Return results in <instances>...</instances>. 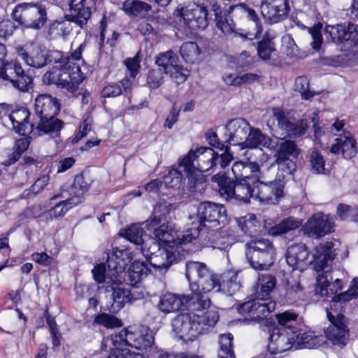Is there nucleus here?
I'll use <instances>...</instances> for the list:
<instances>
[{
  "label": "nucleus",
  "mask_w": 358,
  "mask_h": 358,
  "mask_svg": "<svg viewBox=\"0 0 358 358\" xmlns=\"http://www.w3.org/2000/svg\"><path fill=\"white\" fill-rule=\"evenodd\" d=\"M208 270L206 265L203 263L188 262L186 264L185 276L189 282V288L191 287L192 282H194V281L196 282L203 275L208 274Z\"/></svg>",
  "instance_id": "37998d69"
},
{
  "label": "nucleus",
  "mask_w": 358,
  "mask_h": 358,
  "mask_svg": "<svg viewBox=\"0 0 358 358\" xmlns=\"http://www.w3.org/2000/svg\"><path fill=\"white\" fill-rule=\"evenodd\" d=\"M343 288L340 279H333L330 273L327 272L320 274L317 278L315 292L322 297L331 298L336 296V294Z\"/></svg>",
  "instance_id": "cd10ccee"
},
{
  "label": "nucleus",
  "mask_w": 358,
  "mask_h": 358,
  "mask_svg": "<svg viewBox=\"0 0 358 358\" xmlns=\"http://www.w3.org/2000/svg\"><path fill=\"white\" fill-rule=\"evenodd\" d=\"M92 180L83 174L75 177L73 185L70 187L69 194L70 196L80 194L83 199V194L89 189Z\"/></svg>",
  "instance_id": "de8ad7c7"
},
{
  "label": "nucleus",
  "mask_w": 358,
  "mask_h": 358,
  "mask_svg": "<svg viewBox=\"0 0 358 358\" xmlns=\"http://www.w3.org/2000/svg\"><path fill=\"white\" fill-rule=\"evenodd\" d=\"M49 180L50 177L48 174H41L32 185L30 189L26 190L24 194L25 196H29L31 193L36 195L45 188Z\"/></svg>",
  "instance_id": "338daca9"
},
{
  "label": "nucleus",
  "mask_w": 358,
  "mask_h": 358,
  "mask_svg": "<svg viewBox=\"0 0 358 358\" xmlns=\"http://www.w3.org/2000/svg\"><path fill=\"white\" fill-rule=\"evenodd\" d=\"M274 43L271 39L263 38L258 45V55L264 60H268L275 54Z\"/></svg>",
  "instance_id": "bf43d9fd"
},
{
  "label": "nucleus",
  "mask_w": 358,
  "mask_h": 358,
  "mask_svg": "<svg viewBox=\"0 0 358 358\" xmlns=\"http://www.w3.org/2000/svg\"><path fill=\"white\" fill-rule=\"evenodd\" d=\"M233 155L224 151L218 154L210 148L201 147L196 151L190 150L180 162V168L187 173L189 189L201 191L203 180L201 173L213 170L217 166L224 169L233 160Z\"/></svg>",
  "instance_id": "f03ea898"
},
{
  "label": "nucleus",
  "mask_w": 358,
  "mask_h": 358,
  "mask_svg": "<svg viewBox=\"0 0 358 358\" xmlns=\"http://www.w3.org/2000/svg\"><path fill=\"white\" fill-rule=\"evenodd\" d=\"M122 10L129 16L144 17L151 10V6L141 1L125 0L123 2Z\"/></svg>",
  "instance_id": "58836bf2"
},
{
  "label": "nucleus",
  "mask_w": 358,
  "mask_h": 358,
  "mask_svg": "<svg viewBox=\"0 0 358 358\" xmlns=\"http://www.w3.org/2000/svg\"><path fill=\"white\" fill-rule=\"evenodd\" d=\"M276 285L275 278L270 274L259 275L257 282L256 295L266 298H270L269 294Z\"/></svg>",
  "instance_id": "79ce46f5"
},
{
  "label": "nucleus",
  "mask_w": 358,
  "mask_h": 358,
  "mask_svg": "<svg viewBox=\"0 0 358 358\" xmlns=\"http://www.w3.org/2000/svg\"><path fill=\"white\" fill-rule=\"evenodd\" d=\"M85 46V43H81L70 56L57 62L43 75V82L46 85H57L70 92L76 91L78 85L83 80L80 65L76 62L80 61L82 52Z\"/></svg>",
  "instance_id": "20e7f679"
},
{
  "label": "nucleus",
  "mask_w": 358,
  "mask_h": 358,
  "mask_svg": "<svg viewBox=\"0 0 358 358\" xmlns=\"http://www.w3.org/2000/svg\"><path fill=\"white\" fill-rule=\"evenodd\" d=\"M289 7L287 0H262L261 13L264 20L270 23H278L287 15Z\"/></svg>",
  "instance_id": "4be33fe9"
},
{
  "label": "nucleus",
  "mask_w": 358,
  "mask_h": 358,
  "mask_svg": "<svg viewBox=\"0 0 358 358\" xmlns=\"http://www.w3.org/2000/svg\"><path fill=\"white\" fill-rule=\"evenodd\" d=\"M29 117V113L25 108L12 110L11 113L9 114V120L17 133L26 135L31 130L32 124L28 122Z\"/></svg>",
  "instance_id": "473e14b6"
},
{
  "label": "nucleus",
  "mask_w": 358,
  "mask_h": 358,
  "mask_svg": "<svg viewBox=\"0 0 358 358\" xmlns=\"http://www.w3.org/2000/svg\"><path fill=\"white\" fill-rule=\"evenodd\" d=\"M172 209V206L167 202L157 203L153 209L152 216L145 222V226L149 228H154L158 225L162 219L165 218Z\"/></svg>",
  "instance_id": "a19ab883"
},
{
  "label": "nucleus",
  "mask_w": 358,
  "mask_h": 358,
  "mask_svg": "<svg viewBox=\"0 0 358 358\" xmlns=\"http://www.w3.org/2000/svg\"><path fill=\"white\" fill-rule=\"evenodd\" d=\"M302 224V220L294 217L282 220L278 224L271 227L268 232L271 236H279L298 229Z\"/></svg>",
  "instance_id": "4c0bfd02"
},
{
  "label": "nucleus",
  "mask_w": 358,
  "mask_h": 358,
  "mask_svg": "<svg viewBox=\"0 0 358 358\" xmlns=\"http://www.w3.org/2000/svg\"><path fill=\"white\" fill-rule=\"evenodd\" d=\"M63 124V122L55 118V116L43 117L40 118L36 131L38 136H48L50 138H56L60 135Z\"/></svg>",
  "instance_id": "2f4dec72"
},
{
  "label": "nucleus",
  "mask_w": 358,
  "mask_h": 358,
  "mask_svg": "<svg viewBox=\"0 0 358 358\" xmlns=\"http://www.w3.org/2000/svg\"><path fill=\"white\" fill-rule=\"evenodd\" d=\"M227 214L224 206L215 203L206 201L201 203L197 207L196 215L191 228H197L199 235L201 227L211 228L220 225L226 221Z\"/></svg>",
  "instance_id": "f8f14e48"
},
{
  "label": "nucleus",
  "mask_w": 358,
  "mask_h": 358,
  "mask_svg": "<svg viewBox=\"0 0 358 358\" xmlns=\"http://www.w3.org/2000/svg\"><path fill=\"white\" fill-rule=\"evenodd\" d=\"M275 302L270 298L257 296L255 299L241 304L238 308V313L247 317V320L255 322H268L267 316L275 310Z\"/></svg>",
  "instance_id": "4468645a"
},
{
  "label": "nucleus",
  "mask_w": 358,
  "mask_h": 358,
  "mask_svg": "<svg viewBox=\"0 0 358 358\" xmlns=\"http://www.w3.org/2000/svg\"><path fill=\"white\" fill-rule=\"evenodd\" d=\"M211 180L217 183L220 194L226 200L235 199L246 203L255 197V182L241 180L232 181L220 172L213 176Z\"/></svg>",
  "instance_id": "0eeeda50"
},
{
  "label": "nucleus",
  "mask_w": 358,
  "mask_h": 358,
  "mask_svg": "<svg viewBox=\"0 0 358 358\" xmlns=\"http://www.w3.org/2000/svg\"><path fill=\"white\" fill-rule=\"evenodd\" d=\"M259 165L256 162H248L243 176L238 180H246L250 182L257 183L259 181L257 173L259 172Z\"/></svg>",
  "instance_id": "052dcab7"
},
{
  "label": "nucleus",
  "mask_w": 358,
  "mask_h": 358,
  "mask_svg": "<svg viewBox=\"0 0 358 358\" xmlns=\"http://www.w3.org/2000/svg\"><path fill=\"white\" fill-rule=\"evenodd\" d=\"M294 89L304 99H308L313 96V94L309 91V80L306 76H299L296 79Z\"/></svg>",
  "instance_id": "680f3d73"
},
{
  "label": "nucleus",
  "mask_w": 358,
  "mask_h": 358,
  "mask_svg": "<svg viewBox=\"0 0 358 358\" xmlns=\"http://www.w3.org/2000/svg\"><path fill=\"white\" fill-rule=\"evenodd\" d=\"M282 50L288 57H294L297 55V46L289 35L285 36L282 39Z\"/></svg>",
  "instance_id": "774afa93"
},
{
  "label": "nucleus",
  "mask_w": 358,
  "mask_h": 358,
  "mask_svg": "<svg viewBox=\"0 0 358 358\" xmlns=\"http://www.w3.org/2000/svg\"><path fill=\"white\" fill-rule=\"evenodd\" d=\"M178 315L172 320V330L175 335L185 342L192 341L199 336L208 332L219 319L215 310H192Z\"/></svg>",
  "instance_id": "7ed1b4c3"
},
{
  "label": "nucleus",
  "mask_w": 358,
  "mask_h": 358,
  "mask_svg": "<svg viewBox=\"0 0 358 358\" xmlns=\"http://www.w3.org/2000/svg\"><path fill=\"white\" fill-rule=\"evenodd\" d=\"M330 150L334 154H342L344 158L352 159L357 152L356 140L350 132L344 131L335 138Z\"/></svg>",
  "instance_id": "a878e982"
},
{
  "label": "nucleus",
  "mask_w": 358,
  "mask_h": 358,
  "mask_svg": "<svg viewBox=\"0 0 358 358\" xmlns=\"http://www.w3.org/2000/svg\"><path fill=\"white\" fill-rule=\"evenodd\" d=\"M301 153L296 143L291 140H282L274 154L275 164L278 166V176L280 178H292L296 169L295 162Z\"/></svg>",
  "instance_id": "9b49d317"
},
{
  "label": "nucleus",
  "mask_w": 358,
  "mask_h": 358,
  "mask_svg": "<svg viewBox=\"0 0 358 358\" xmlns=\"http://www.w3.org/2000/svg\"><path fill=\"white\" fill-rule=\"evenodd\" d=\"M14 20L27 29L39 30L48 20L47 10L44 6L37 3H22L13 10Z\"/></svg>",
  "instance_id": "1a4fd4ad"
},
{
  "label": "nucleus",
  "mask_w": 358,
  "mask_h": 358,
  "mask_svg": "<svg viewBox=\"0 0 358 358\" xmlns=\"http://www.w3.org/2000/svg\"><path fill=\"white\" fill-rule=\"evenodd\" d=\"M209 241H211L213 248L227 250L234 244V238L226 231H211L209 233Z\"/></svg>",
  "instance_id": "ea45409f"
},
{
  "label": "nucleus",
  "mask_w": 358,
  "mask_h": 358,
  "mask_svg": "<svg viewBox=\"0 0 358 358\" xmlns=\"http://www.w3.org/2000/svg\"><path fill=\"white\" fill-rule=\"evenodd\" d=\"M106 339V338L101 343V349L103 350H107V348L110 349V352L108 358H129L131 357L130 351L126 345H116L115 343L105 345Z\"/></svg>",
  "instance_id": "5fc2aeb1"
},
{
  "label": "nucleus",
  "mask_w": 358,
  "mask_h": 358,
  "mask_svg": "<svg viewBox=\"0 0 358 358\" xmlns=\"http://www.w3.org/2000/svg\"><path fill=\"white\" fill-rule=\"evenodd\" d=\"M154 342V337L145 327H131L123 329L119 334L108 337L105 345H126L136 349H145L150 347Z\"/></svg>",
  "instance_id": "9d476101"
},
{
  "label": "nucleus",
  "mask_w": 358,
  "mask_h": 358,
  "mask_svg": "<svg viewBox=\"0 0 358 358\" xmlns=\"http://www.w3.org/2000/svg\"><path fill=\"white\" fill-rule=\"evenodd\" d=\"M240 287L241 285L236 273L229 271L223 275L220 290H222L229 295H233Z\"/></svg>",
  "instance_id": "8fccbe9b"
},
{
  "label": "nucleus",
  "mask_w": 358,
  "mask_h": 358,
  "mask_svg": "<svg viewBox=\"0 0 358 358\" xmlns=\"http://www.w3.org/2000/svg\"><path fill=\"white\" fill-rule=\"evenodd\" d=\"M238 225L241 231L250 236H255L259 232L260 222L255 214H248L242 217Z\"/></svg>",
  "instance_id": "a18cd8bd"
},
{
  "label": "nucleus",
  "mask_w": 358,
  "mask_h": 358,
  "mask_svg": "<svg viewBox=\"0 0 358 358\" xmlns=\"http://www.w3.org/2000/svg\"><path fill=\"white\" fill-rule=\"evenodd\" d=\"M94 323L102 325L108 329L120 327L122 325V321L115 316L101 313L97 315L94 318Z\"/></svg>",
  "instance_id": "4d7b16f0"
},
{
  "label": "nucleus",
  "mask_w": 358,
  "mask_h": 358,
  "mask_svg": "<svg viewBox=\"0 0 358 358\" xmlns=\"http://www.w3.org/2000/svg\"><path fill=\"white\" fill-rule=\"evenodd\" d=\"M152 244V248H149L147 251L144 248H142L143 255L147 257L148 261L151 266L159 270H167L173 259V255L166 249H161L155 240L150 238L149 240Z\"/></svg>",
  "instance_id": "b1692460"
},
{
  "label": "nucleus",
  "mask_w": 358,
  "mask_h": 358,
  "mask_svg": "<svg viewBox=\"0 0 358 358\" xmlns=\"http://www.w3.org/2000/svg\"><path fill=\"white\" fill-rule=\"evenodd\" d=\"M309 252L304 243H296L288 247L286 253V260L293 269L303 271L311 263L313 268L320 271L330 267L334 261L341 262L349 255L346 245L337 240L320 243L313 250V261H308Z\"/></svg>",
  "instance_id": "f257e3e1"
},
{
  "label": "nucleus",
  "mask_w": 358,
  "mask_h": 358,
  "mask_svg": "<svg viewBox=\"0 0 358 358\" xmlns=\"http://www.w3.org/2000/svg\"><path fill=\"white\" fill-rule=\"evenodd\" d=\"M232 339L233 336L230 334H222L220 336V349L217 355L219 358H234V352L231 349Z\"/></svg>",
  "instance_id": "864d4df0"
},
{
  "label": "nucleus",
  "mask_w": 358,
  "mask_h": 358,
  "mask_svg": "<svg viewBox=\"0 0 358 358\" xmlns=\"http://www.w3.org/2000/svg\"><path fill=\"white\" fill-rule=\"evenodd\" d=\"M17 55L28 66L42 68L46 65L47 57L45 50L36 45H27L17 48Z\"/></svg>",
  "instance_id": "393cba45"
},
{
  "label": "nucleus",
  "mask_w": 358,
  "mask_h": 358,
  "mask_svg": "<svg viewBox=\"0 0 358 358\" xmlns=\"http://www.w3.org/2000/svg\"><path fill=\"white\" fill-rule=\"evenodd\" d=\"M179 21L190 30L204 29L208 25V11L206 7L194 3L178 8L174 13Z\"/></svg>",
  "instance_id": "dca6fc26"
},
{
  "label": "nucleus",
  "mask_w": 358,
  "mask_h": 358,
  "mask_svg": "<svg viewBox=\"0 0 358 358\" xmlns=\"http://www.w3.org/2000/svg\"><path fill=\"white\" fill-rule=\"evenodd\" d=\"M231 10H236L238 12L244 13L248 17L252 20L255 23L257 29V33H260L262 29L259 27V17L255 11V10L248 7L245 4H239L230 7Z\"/></svg>",
  "instance_id": "0e129e2a"
},
{
  "label": "nucleus",
  "mask_w": 358,
  "mask_h": 358,
  "mask_svg": "<svg viewBox=\"0 0 358 358\" xmlns=\"http://www.w3.org/2000/svg\"><path fill=\"white\" fill-rule=\"evenodd\" d=\"M291 178H280L278 172L276 178L269 182L258 181L256 184L255 199L263 204H276L283 196L285 180Z\"/></svg>",
  "instance_id": "f3484780"
},
{
  "label": "nucleus",
  "mask_w": 358,
  "mask_h": 358,
  "mask_svg": "<svg viewBox=\"0 0 358 358\" xmlns=\"http://www.w3.org/2000/svg\"><path fill=\"white\" fill-rule=\"evenodd\" d=\"M164 83V73L161 69L150 70L147 76V85L150 89H157Z\"/></svg>",
  "instance_id": "e2e57ef3"
},
{
  "label": "nucleus",
  "mask_w": 358,
  "mask_h": 358,
  "mask_svg": "<svg viewBox=\"0 0 358 358\" xmlns=\"http://www.w3.org/2000/svg\"><path fill=\"white\" fill-rule=\"evenodd\" d=\"M180 52L182 57L186 62L193 64L199 60L200 50L195 42L182 43Z\"/></svg>",
  "instance_id": "09e8293b"
},
{
  "label": "nucleus",
  "mask_w": 358,
  "mask_h": 358,
  "mask_svg": "<svg viewBox=\"0 0 358 358\" xmlns=\"http://www.w3.org/2000/svg\"><path fill=\"white\" fill-rule=\"evenodd\" d=\"M150 273L148 263L135 261L130 266L127 272V283L133 287L137 286Z\"/></svg>",
  "instance_id": "f704fd0d"
},
{
  "label": "nucleus",
  "mask_w": 358,
  "mask_h": 358,
  "mask_svg": "<svg viewBox=\"0 0 358 358\" xmlns=\"http://www.w3.org/2000/svg\"><path fill=\"white\" fill-rule=\"evenodd\" d=\"M130 252L128 250H116L108 255L107 259V268L106 264L96 265L92 271L94 280L98 283L106 282L108 284L117 285L124 280V270L127 265L124 257L129 258Z\"/></svg>",
  "instance_id": "39448f33"
},
{
  "label": "nucleus",
  "mask_w": 358,
  "mask_h": 358,
  "mask_svg": "<svg viewBox=\"0 0 358 358\" xmlns=\"http://www.w3.org/2000/svg\"><path fill=\"white\" fill-rule=\"evenodd\" d=\"M91 16V9L86 0H70L69 11L64 17L73 21L80 28H83Z\"/></svg>",
  "instance_id": "c85d7f7f"
},
{
  "label": "nucleus",
  "mask_w": 358,
  "mask_h": 358,
  "mask_svg": "<svg viewBox=\"0 0 358 358\" xmlns=\"http://www.w3.org/2000/svg\"><path fill=\"white\" fill-rule=\"evenodd\" d=\"M334 222L329 215L317 213L303 226V231L310 238H321L334 231Z\"/></svg>",
  "instance_id": "6ab92c4d"
},
{
  "label": "nucleus",
  "mask_w": 358,
  "mask_h": 358,
  "mask_svg": "<svg viewBox=\"0 0 358 358\" xmlns=\"http://www.w3.org/2000/svg\"><path fill=\"white\" fill-rule=\"evenodd\" d=\"M272 112L273 117L278 121L279 128L285 131L289 138H296L306 134L309 123L306 117L296 120L287 117L278 108H273Z\"/></svg>",
  "instance_id": "412c9836"
},
{
  "label": "nucleus",
  "mask_w": 358,
  "mask_h": 358,
  "mask_svg": "<svg viewBox=\"0 0 358 358\" xmlns=\"http://www.w3.org/2000/svg\"><path fill=\"white\" fill-rule=\"evenodd\" d=\"M0 78L21 92H27L31 87V78L24 73L21 64L16 61H0Z\"/></svg>",
  "instance_id": "2eb2a0df"
},
{
  "label": "nucleus",
  "mask_w": 358,
  "mask_h": 358,
  "mask_svg": "<svg viewBox=\"0 0 358 358\" xmlns=\"http://www.w3.org/2000/svg\"><path fill=\"white\" fill-rule=\"evenodd\" d=\"M73 21L64 17L52 22L48 28V34L52 38H66L71 32Z\"/></svg>",
  "instance_id": "e433bc0d"
},
{
  "label": "nucleus",
  "mask_w": 358,
  "mask_h": 358,
  "mask_svg": "<svg viewBox=\"0 0 358 358\" xmlns=\"http://www.w3.org/2000/svg\"><path fill=\"white\" fill-rule=\"evenodd\" d=\"M70 196L71 194H69V191L62 188L59 193L55 194L51 197L52 200L59 198L65 199L64 201L55 205L50 210L51 217L55 218L62 217L69 209L83 202V198L80 194L72 196Z\"/></svg>",
  "instance_id": "bb28decb"
},
{
  "label": "nucleus",
  "mask_w": 358,
  "mask_h": 358,
  "mask_svg": "<svg viewBox=\"0 0 358 358\" xmlns=\"http://www.w3.org/2000/svg\"><path fill=\"white\" fill-rule=\"evenodd\" d=\"M245 246L247 258L255 270L267 271L273 265L275 249L268 239H252Z\"/></svg>",
  "instance_id": "6e6552de"
},
{
  "label": "nucleus",
  "mask_w": 358,
  "mask_h": 358,
  "mask_svg": "<svg viewBox=\"0 0 358 358\" xmlns=\"http://www.w3.org/2000/svg\"><path fill=\"white\" fill-rule=\"evenodd\" d=\"M310 170L315 174H325V161L320 152L317 150H313L309 156Z\"/></svg>",
  "instance_id": "3c124183"
},
{
  "label": "nucleus",
  "mask_w": 358,
  "mask_h": 358,
  "mask_svg": "<svg viewBox=\"0 0 358 358\" xmlns=\"http://www.w3.org/2000/svg\"><path fill=\"white\" fill-rule=\"evenodd\" d=\"M121 234L124 236L128 241L134 243L136 245H142L141 249L144 248L145 249L148 242L145 243L143 239L144 231L143 228L139 224H134L124 231L121 232Z\"/></svg>",
  "instance_id": "49530a36"
},
{
  "label": "nucleus",
  "mask_w": 358,
  "mask_h": 358,
  "mask_svg": "<svg viewBox=\"0 0 358 358\" xmlns=\"http://www.w3.org/2000/svg\"><path fill=\"white\" fill-rule=\"evenodd\" d=\"M178 59L177 55L171 50L162 52L156 59V64L164 68V72L167 73L169 70L173 69L176 66Z\"/></svg>",
  "instance_id": "603ef678"
},
{
  "label": "nucleus",
  "mask_w": 358,
  "mask_h": 358,
  "mask_svg": "<svg viewBox=\"0 0 358 358\" xmlns=\"http://www.w3.org/2000/svg\"><path fill=\"white\" fill-rule=\"evenodd\" d=\"M182 180L181 171L176 169H171L164 177V183L166 187H176Z\"/></svg>",
  "instance_id": "69168bd1"
},
{
  "label": "nucleus",
  "mask_w": 358,
  "mask_h": 358,
  "mask_svg": "<svg viewBox=\"0 0 358 358\" xmlns=\"http://www.w3.org/2000/svg\"><path fill=\"white\" fill-rule=\"evenodd\" d=\"M303 288L300 282L296 279L288 280L286 287L285 297L290 301H296L301 296Z\"/></svg>",
  "instance_id": "6e6d98bb"
},
{
  "label": "nucleus",
  "mask_w": 358,
  "mask_h": 358,
  "mask_svg": "<svg viewBox=\"0 0 358 358\" xmlns=\"http://www.w3.org/2000/svg\"><path fill=\"white\" fill-rule=\"evenodd\" d=\"M113 303L122 308L126 303H130V289L123 287L113 288Z\"/></svg>",
  "instance_id": "13d9d810"
},
{
  "label": "nucleus",
  "mask_w": 358,
  "mask_h": 358,
  "mask_svg": "<svg viewBox=\"0 0 358 358\" xmlns=\"http://www.w3.org/2000/svg\"><path fill=\"white\" fill-rule=\"evenodd\" d=\"M327 316L331 322L324 330L326 337L334 345L344 346L349 338V329L346 317L341 313L334 315L327 308Z\"/></svg>",
  "instance_id": "a211bd4d"
},
{
  "label": "nucleus",
  "mask_w": 358,
  "mask_h": 358,
  "mask_svg": "<svg viewBox=\"0 0 358 358\" xmlns=\"http://www.w3.org/2000/svg\"><path fill=\"white\" fill-rule=\"evenodd\" d=\"M189 295L178 296L171 293H166L162 295L158 303L159 309L164 313H169L178 310L182 306L189 308Z\"/></svg>",
  "instance_id": "7c9ffc66"
},
{
  "label": "nucleus",
  "mask_w": 358,
  "mask_h": 358,
  "mask_svg": "<svg viewBox=\"0 0 358 358\" xmlns=\"http://www.w3.org/2000/svg\"><path fill=\"white\" fill-rule=\"evenodd\" d=\"M296 339L297 336L292 326L282 329L273 328L269 336L268 350L272 354L284 352L292 348Z\"/></svg>",
  "instance_id": "aec40b11"
},
{
  "label": "nucleus",
  "mask_w": 358,
  "mask_h": 358,
  "mask_svg": "<svg viewBox=\"0 0 358 358\" xmlns=\"http://www.w3.org/2000/svg\"><path fill=\"white\" fill-rule=\"evenodd\" d=\"M155 236L169 247H182L196 240L199 237V229L196 227L190 228L180 232L174 223L167 222L155 229Z\"/></svg>",
  "instance_id": "ddd939ff"
},
{
  "label": "nucleus",
  "mask_w": 358,
  "mask_h": 358,
  "mask_svg": "<svg viewBox=\"0 0 358 358\" xmlns=\"http://www.w3.org/2000/svg\"><path fill=\"white\" fill-rule=\"evenodd\" d=\"M59 107L58 101L49 94H40L35 99L34 110L40 118L55 116Z\"/></svg>",
  "instance_id": "c756f323"
},
{
  "label": "nucleus",
  "mask_w": 358,
  "mask_h": 358,
  "mask_svg": "<svg viewBox=\"0 0 358 358\" xmlns=\"http://www.w3.org/2000/svg\"><path fill=\"white\" fill-rule=\"evenodd\" d=\"M261 147L273 148L271 141L268 136L264 134L259 129L250 127V130L243 143V148H257Z\"/></svg>",
  "instance_id": "c9c22d12"
},
{
  "label": "nucleus",
  "mask_w": 358,
  "mask_h": 358,
  "mask_svg": "<svg viewBox=\"0 0 358 358\" xmlns=\"http://www.w3.org/2000/svg\"><path fill=\"white\" fill-rule=\"evenodd\" d=\"M221 289L220 279L218 275L211 273L209 270L208 274L203 275L196 282H192L190 290L192 292L189 302V308L192 310H205L210 307V300L207 293L215 289L217 292Z\"/></svg>",
  "instance_id": "423d86ee"
},
{
  "label": "nucleus",
  "mask_w": 358,
  "mask_h": 358,
  "mask_svg": "<svg viewBox=\"0 0 358 358\" xmlns=\"http://www.w3.org/2000/svg\"><path fill=\"white\" fill-rule=\"evenodd\" d=\"M294 332L297 336L295 344L303 345L306 348H315L321 346L325 342V338L316 331L301 332L298 328L294 327Z\"/></svg>",
  "instance_id": "72a5a7b5"
},
{
  "label": "nucleus",
  "mask_w": 358,
  "mask_h": 358,
  "mask_svg": "<svg viewBox=\"0 0 358 358\" xmlns=\"http://www.w3.org/2000/svg\"><path fill=\"white\" fill-rule=\"evenodd\" d=\"M358 298V278H354L351 282L349 289L336 296L333 297L330 304V311L333 309V306H335L338 303H346L353 299Z\"/></svg>",
  "instance_id": "c03bdc74"
},
{
  "label": "nucleus",
  "mask_w": 358,
  "mask_h": 358,
  "mask_svg": "<svg viewBox=\"0 0 358 358\" xmlns=\"http://www.w3.org/2000/svg\"><path fill=\"white\" fill-rule=\"evenodd\" d=\"M225 129L226 142L230 145H238L243 148L247 134L250 130V125L244 119L236 118L227 122Z\"/></svg>",
  "instance_id": "5701e85b"
}]
</instances>
